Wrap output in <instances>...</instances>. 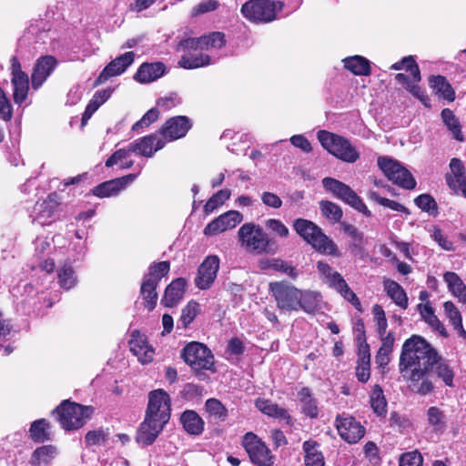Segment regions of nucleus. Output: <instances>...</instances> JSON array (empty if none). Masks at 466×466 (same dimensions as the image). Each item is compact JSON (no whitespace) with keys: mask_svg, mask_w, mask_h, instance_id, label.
<instances>
[{"mask_svg":"<svg viewBox=\"0 0 466 466\" xmlns=\"http://www.w3.org/2000/svg\"><path fill=\"white\" fill-rule=\"evenodd\" d=\"M372 313L374 315V319L376 321L378 333L380 336H382L386 333V329L388 327L384 309H382L381 306L376 304L372 308Z\"/></svg>","mask_w":466,"mask_h":466,"instance_id":"58","label":"nucleus"},{"mask_svg":"<svg viewBox=\"0 0 466 466\" xmlns=\"http://www.w3.org/2000/svg\"><path fill=\"white\" fill-rule=\"evenodd\" d=\"M219 268V258L218 256H208L200 264L198 269V275L195 279V284L199 289H208L210 288Z\"/></svg>","mask_w":466,"mask_h":466,"instance_id":"18","label":"nucleus"},{"mask_svg":"<svg viewBox=\"0 0 466 466\" xmlns=\"http://www.w3.org/2000/svg\"><path fill=\"white\" fill-rule=\"evenodd\" d=\"M57 448L54 445H43L36 448L30 458L29 463L33 466H46L57 456Z\"/></svg>","mask_w":466,"mask_h":466,"instance_id":"34","label":"nucleus"},{"mask_svg":"<svg viewBox=\"0 0 466 466\" xmlns=\"http://www.w3.org/2000/svg\"><path fill=\"white\" fill-rule=\"evenodd\" d=\"M133 154H135V152L134 149L131 148V144L129 143L126 147L116 150L107 158L105 165L106 167L118 166L121 169H128L134 165V160L132 158Z\"/></svg>","mask_w":466,"mask_h":466,"instance_id":"29","label":"nucleus"},{"mask_svg":"<svg viewBox=\"0 0 466 466\" xmlns=\"http://www.w3.org/2000/svg\"><path fill=\"white\" fill-rule=\"evenodd\" d=\"M322 296L319 292L312 290H301L299 309L306 313L314 314L321 309Z\"/></svg>","mask_w":466,"mask_h":466,"instance_id":"39","label":"nucleus"},{"mask_svg":"<svg viewBox=\"0 0 466 466\" xmlns=\"http://www.w3.org/2000/svg\"><path fill=\"white\" fill-rule=\"evenodd\" d=\"M166 422L158 421V420L146 415L145 420L141 423L137 431V441L144 446L152 444L161 432Z\"/></svg>","mask_w":466,"mask_h":466,"instance_id":"26","label":"nucleus"},{"mask_svg":"<svg viewBox=\"0 0 466 466\" xmlns=\"http://www.w3.org/2000/svg\"><path fill=\"white\" fill-rule=\"evenodd\" d=\"M322 185L326 190L331 192L335 197L353 208L363 214H370L367 206L348 185L332 177L323 178Z\"/></svg>","mask_w":466,"mask_h":466,"instance_id":"11","label":"nucleus"},{"mask_svg":"<svg viewBox=\"0 0 466 466\" xmlns=\"http://www.w3.org/2000/svg\"><path fill=\"white\" fill-rule=\"evenodd\" d=\"M111 96L109 89L98 90L95 93L92 99L88 103L82 117V121H86L92 115L102 106Z\"/></svg>","mask_w":466,"mask_h":466,"instance_id":"45","label":"nucleus"},{"mask_svg":"<svg viewBox=\"0 0 466 466\" xmlns=\"http://www.w3.org/2000/svg\"><path fill=\"white\" fill-rule=\"evenodd\" d=\"M199 304L194 300L189 301L185 308H183L179 322L183 328L187 326L195 319L199 313Z\"/></svg>","mask_w":466,"mask_h":466,"instance_id":"53","label":"nucleus"},{"mask_svg":"<svg viewBox=\"0 0 466 466\" xmlns=\"http://www.w3.org/2000/svg\"><path fill=\"white\" fill-rule=\"evenodd\" d=\"M219 2L218 0H202L192 8V15L198 16L199 15L215 11L218 8Z\"/></svg>","mask_w":466,"mask_h":466,"instance_id":"61","label":"nucleus"},{"mask_svg":"<svg viewBox=\"0 0 466 466\" xmlns=\"http://www.w3.org/2000/svg\"><path fill=\"white\" fill-rule=\"evenodd\" d=\"M443 279L450 292L457 298L461 303L466 305V285L458 274L448 271L443 275Z\"/></svg>","mask_w":466,"mask_h":466,"instance_id":"35","label":"nucleus"},{"mask_svg":"<svg viewBox=\"0 0 466 466\" xmlns=\"http://www.w3.org/2000/svg\"><path fill=\"white\" fill-rule=\"evenodd\" d=\"M93 410L91 406H84L66 400L56 408L53 414L64 430L75 431L87 422Z\"/></svg>","mask_w":466,"mask_h":466,"instance_id":"4","label":"nucleus"},{"mask_svg":"<svg viewBox=\"0 0 466 466\" xmlns=\"http://www.w3.org/2000/svg\"><path fill=\"white\" fill-rule=\"evenodd\" d=\"M345 69L355 76H368L371 74L370 62L362 56H351L342 59Z\"/></svg>","mask_w":466,"mask_h":466,"instance_id":"32","label":"nucleus"},{"mask_svg":"<svg viewBox=\"0 0 466 466\" xmlns=\"http://www.w3.org/2000/svg\"><path fill=\"white\" fill-rule=\"evenodd\" d=\"M242 445L251 462L256 466H273L274 456L266 443L255 433L247 432L242 439Z\"/></svg>","mask_w":466,"mask_h":466,"instance_id":"9","label":"nucleus"},{"mask_svg":"<svg viewBox=\"0 0 466 466\" xmlns=\"http://www.w3.org/2000/svg\"><path fill=\"white\" fill-rule=\"evenodd\" d=\"M378 166L385 177L395 185L404 189H413L416 180L412 174L398 160L382 156L378 157Z\"/></svg>","mask_w":466,"mask_h":466,"instance_id":"7","label":"nucleus"},{"mask_svg":"<svg viewBox=\"0 0 466 466\" xmlns=\"http://www.w3.org/2000/svg\"><path fill=\"white\" fill-rule=\"evenodd\" d=\"M321 213L328 219L338 222L342 217L341 208L335 203L323 200L319 203Z\"/></svg>","mask_w":466,"mask_h":466,"instance_id":"55","label":"nucleus"},{"mask_svg":"<svg viewBox=\"0 0 466 466\" xmlns=\"http://www.w3.org/2000/svg\"><path fill=\"white\" fill-rule=\"evenodd\" d=\"M186 280L177 279L173 280L166 289L161 303L165 307L172 308L176 306L183 298L185 293Z\"/></svg>","mask_w":466,"mask_h":466,"instance_id":"30","label":"nucleus"},{"mask_svg":"<svg viewBox=\"0 0 466 466\" xmlns=\"http://www.w3.org/2000/svg\"><path fill=\"white\" fill-rule=\"evenodd\" d=\"M299 399L301 402L302 411L310 418L318 416V407L316 401L312 399L308 388H303L299 391Z\"/></svg>","mask_w":466,"mask_h":466,"instance_id":"48","label":"nucleus"},{"mask_svg":"<svg viewBox=\"0 0 466 466\" xmlns=\"http://www.w3.org/2000/svg\"><path fill=\"white\" fill-rule=\"evenodd\" d=\"M429 85L433 92L439 96L451 102L455 99V92L448 82V80L442 76H432L429 79Z\"/></svg>","mask_w":466,"mask_h":466,"instance_id":"37","label":"nucleus"},{"mask_svg":"<svg viewBox=\"0 0 466 466\" xmlns=\"http://www.w3.org/2000/svg\"><path fill=\"white\" fill-rule=\"evenodd\" d=\"M435 367L436 373L447 386H452L454 373L447 360L439 357L435 350L421 337L412 336L402 347L400 358V370L403 377L410 381L413 391L426 395L433 389L429 379L431 370Z\"/></svg>","mask_w":466,"mask_h":466,"instance_id":"1","label":"nucleus"},{"mask_svg":"<svg viewBox=\"0 0 466 466\" xmlns=\"http://www.w3.org/2000/svg\"><path fill=\"white\" fill-rule=\"evenodd\" d=\"M164 73V64L160 62L150 64L145 63L139 66L134 78L139 83H150L161 77Z\"/></svg>","mask_w":466,"mask_h":466,"instance_id":"31","label":"nucleus"},{"mask_svg":"<svg viewBox=\"0 0 466 466\" xmlns=\"http://www.w3.org/2000/svg\"><path fill=\"white\" fill-rule=\"evenodd\" d=\"M231 192L229 189H221L215 193L205 204L204 212L206 214L212 213L218 207L222 206L226 200L230 198Z\"/></svg>","mask_w":466,"mask_h":466,"instance_id":"50","label":"nucleus"},{"mask_svg":"<svg viewBox=\"0 0 466 466\" xmlns=\"http://www.w3.org/2000/svg\"><path fill=\"white\" fill-rule=\"evenodd\" d=\"M243 220V216L237 210H229L220 215L204 228L206 236H214L228 229L234 228Z\"/></svg>","mask_w":466,"mask_h":466,"instance_id":"19","label":"nucleus"},{"mask_svg":"<svg viewBox=\"0 0 466 466\" xmlns=\"http://www.w3.org/2000/svg\"><path fill=\"white\" fill-rule=\"evenodd\" d=\"M431 232V237L438 243V245L444 250H454L453 243L442 233L441 229L434 227Z\"/></svg>","mask_w":466,"mask_h":466,"instance_id":"59","label":"nucleus"},{"mask_svg":"<svg viewBox=\"0 0 466 466\" xmlns=\"http://www.w3.org/2000/svg\"><path fill=\"white\" fill-rule=\"evenodd\" d=\"M169 268L170 265L167 261L153 263L150 265L148 274L145 276V279L158 284L159 280L168 273Z\"/></svg>","mask_w":466,"mask_h":466,"instance_id":"51","label":"nucleus"},{"mask_svg":"<svg viewBox=\"0 0 466 466\" xmlns=\"http://www.w3.org/2000/svg\"><path fill=\"white\" fill-rule=\"evenodd\" d=\"M12 63L13 98L15 104L21 105L25 101L29 91L28 76L21 70L20 64L15 58Z\"/></svg>","mask_w":466,"mask_h":466,"instance_id":"20","label":"nucleus"},{"mask_svg":"<svg viewBox=\"0 0 466 466\" xmlns=\"http://www.w3.org/2000/svg\"><path fill=\"white\" fill-rule=\"evenodd\" d=\"M256 407L264 414L279 419L288 424L291 423V417L289 412L282 407L272 402L269 400L258 399L256 400Z\"/></svg>","mask_w":466,"mask_h":466,"instance_id":"33","label":"nucleus"},{"mask_svg":"<svg viewBox=\"0 0 466 466\" xmlns=\"http://www.w3.org/2000/svg\"><path fill=\"white\" fill-rule=\"evenodd\" d=\"M50 423L46 419H39L32 422L29 428V437L35 442H45L50 440Z\"/></svg>","mask_w":466,"mask_h":466,"instance_id":"43","label":"nucleus"},{"mask_svg":"<svg viewBox=\"0 0 466 466\" xmlns=\"http://www.w3.org/2000/svg\"><path fill=\"white\" fill-rule=\"evenodd\" d=\"M441 118L445 126L452 133L453 137L459 141H462L463 135L461 133V125L454 113L449 108H444L441 111Z\"/></svg>","mask_w":466,"mask_h":466,"instance_id":"47","label":"nucleus"},{"mask_svg":"<svg viewBox=\"0 0 466 466\" xmlns=\"http://www.w3.org/2000/svg\"><path fill=\"white\" fill-rule=\"evenodd\" d=\"M57 280L60 288L65 290H69L77 284V276L71 262L66 261L63 265L59 266Z\"/></svg>","mask_w":466,"mask_h":466,"instance_id":"41","label":"nucleus"},{"mask_svg":"<svg viewBox=\"0 0 466 466\" xmlns=\"http://www.w3.org/2000/svg\"><path fill=\"white\" fill-rule=\"evenodd\" d=\"M269 290L274 297L279 309L286 311H298L301 290L283 281L271 282Z\"/></svg>","mask_w":466,"mask_h":466,"instance_id":"10","label":"nucleus"},{"mask_svg":"<svg viewBox=\"0 0 466 466\" xmlns=\"http://www.w3.org/2000/svg\"><path fill=\"white\" fill-rule=\"evenodd\" d=\"M293 228L316 251L324 255H339L337 245L314 222L305 218H297L293 221Z\"/></svg>","mask_w":466,"mask_h":466,"instance_id":"2","label":"nucleus"},{"mask_svg":"<svg viewBox=\"0 0 466 466\" xmlns=\"http://www.w3.org/2000/svg\"><path fill=\"white\" fill-rule=\"evenodd\" d=\"M130 144L136 155L149 158L165 147L166 140L160 134L156 133L136 139Z\"/></svg>","mask_w":466,"mask_h":466,"instance_id":"21","label":"nucleus"},{"mask_svg":"<svg viewBox=\"0 0 466 466\" xmlns=\"http://www.w3.org/2000/svg\"><path fill=\"white\" fill-rule=\"evenodd\" d=\"M422 456L417 451L407 452L401 455L400 466H422Z\"/></svg>","mask_w":466,"mask_h":466,"instance_id":"63","label":"nucleus"},{"mask_svg":"<svg viewBox=\"0 0 466 466\" xmlns=\"http://www.w3.org/2000/svg\"><path fill=\"white\" fill-rule=\"evenodd\" d=\"M317 137L325 150L344 162L355 163L360 157L357 147L342 136L327 130H319L317 133Z\"/></svg>","mask_w":466,"mask_h":466,"instance_id":"5","label":"nucleus"},{"mask_svg":"<svg viewBox=\"0 0 466 466\" xmlns=\"http://www.w3.org/2000/svg\"><path fill=\"white\" fill-rule=\"evenodd\" d=\"M427 418L435 431H442L446 426V418L443 412L437 407H431L427 410Z\"/></svg>","mask_w":466,"mask_h":466,"instance_id":"54","label":"nucleus"},{"mask_svg":"<svg viewBox=\"0 0 466 466\" xmlns=\"http://www.w3.org/2000/svg\"><path fill=\"white\" fill-rule=\"evenodd\" d=\"M265 227L276 237L287 238L289 236V229L279 219L268 218L265 221Z\"/></svg>","mask_w":466,"mask_h":466,"instance_id":"57","label":"nucleus"},{"mask_svg":"<svg viewBox=\"0 0 466 466\" xmlns=\"http://www.w3.org/2000/svg\"><path fill=\"white\" fill-rule=\"evenodd\" d=\"M369 197L370 199L385 208H390L394 211L410 214V211L406 207L394 200L380 197L377 192H370Z\"/></svg>","mask_w":466,"mask_h":466,"instance_id":"56","label":"nucleus"},{"mask_svg":"<svg viewBox=\"0 0 466 466\" xmlns=\"http://www.w3.org/2000/svg\"><path fill=\"white\" fill-rule=\"evenodd\" d=\"M226 45L225 35L221 32H212L199 38L186 41L187 47L199 49L206 54L218 56V51Z\"/></svg>","mask_w":466,"mask_h":466,"instance_id":"17","label":"nucleus"},{"mask_svg":"<svg viewBox=\"0 0 466 466\" xmlns=\"http://www.w3.org/2000/svg\"><path fill=\"white\" fill-rule=\"evenodd\" d=\"M59 205L58 196L56 193H52L43 201L35 203L30 216L34 222L43 226L48 225L55 219Z\"/></svg>","mask_w":466,"mask_h":466,"instance_id":"15","label":"nucleus"},{"mask_svg":"<svg viewBox=\"0 0 466 466\" xmlns=\"http://www.w3.org/2000/svg\"><path fill=\"white\" fill-rule=\"evenodd\" d=\"M184 430L191 435H199L204 430V420L194 410H185L180 417Z\"/></svg>","mask_w":466,"mask_h":466,"instance_id":"36","label":"nucleus"},{"mask_svg":"<svg viewBox=\"0 0 466 466\" xmlns=\"http://www.w3.org/2000/svg\"><path fill=\"white\" fill-rule=\"evenodd\" d=\"M56 66V60L52 56H45L37 59L31 76L32 86L38 89L51 75Z\"/></svg>","mask_w":466,"mask_h":466,"instance_id":"27","label":"nucleus"},{"mask_svg":"<svg viewBox=\"0 0 466 466\" xmlns=\"http://www.w3.org/2000/svg\"><path fill=\"white\" fill-rule=\"evenodd\" d=\"M370 405L373 411L379 415H385L387 411V401L382 389L380 385H374L370 392Z\"/></svg>","mask_w":466,"mask_h":466,"instance_id":"46","label":"nucleus"},{"mask_svg":"<svg viewBox=\"0 0 466 466\" xmlns=\"http://www.w3.org/2000/svg\"><path fill=\"white\" fill-rule=\"evenodd\" d=\"M191 127L187 116H175L168 119L162 127L160 135L166 140L173 141L186 136Z\"/></svg>","mask_w":466,"mask_h":466,"instance_id":"25","label":"nucleus"},{"mask_svg":"<svg viewBox=\"0 0 466 466\" xmlns=\"http://www.w3.org/2000/svg\"><path fill=\"white\" fill-rule=\"evenodd\" d=\"M157 285L158 284L157 282L146 279L145 278L141 285L140 292L144 300V305L149 311L153 310L157 305V293L156 289Z\"/></svg>","mask_w":466,"mask_h":466,"instance_id":"44","label":"nucleus"},{"mask_svg":"<svg viewBox=\"0 0 466 466\" xmlns=\"http://www.w3.org/2000/svg\"><path fill=\"white\" fill-rule=\"evenodd\" d=\"M450 171L445 175V180L456 195H461L466 198V168L463 162L456 157L451 159Z\"/></svg>","mask_w":466,"mask_h":466,"instance_id":"16","label":"nucleus"},{"mask_svg":"<svg viewBox=\"0 0 466 466\" xmlns=\"http://www.w3.org/2000/svg\"><path fill=\"white\" fill-rule=\"evenodd\" d=\"M414 202L422 211L432 216H437L438 206L435 199L431 195L421 194L414 199Z\"/></svg>","mask_w":466,"mask_h":466,"instance_id":"52","label":"nucleus"},{"mask_svg":"<svg viewBox=\"0 0 466 466\" xmlns=\"http://www.w3.org/2000/svg\"><path fill=\"white\" fill-rule=\"evenodd\" d=\"M238 238L246 251L257 255L266 253L270 242L262 228L253 222L243 224L238 231Z\"/></svg>","mask_w":466,"mask_h":466,"instance_id":"6","label":"nucleus"},{"mask_svg":"<svg viewBox=\"0 0 466 466\" xmlns=\"http://www.w3.org/2000/svg\"><path fill=\"white\" fill-rule=\"evenodd\" d=\"M135 54L131 51L117 56L103 69L96 81V84H102L110 77L123 74L133 64Z\"/></svg>","mask_w":466,"mask_h":466,"instance_id":"24","label":"nucleus"},{"mask_svg":"<svg viewBox=\"0 0 466 466\" xmlns=\"http://www.w3.org/2000/svg\"><path fill=\"white\" fill-rule=\"evenodd\" d=\"M137 177V174H128L121 177L103 182L95 187L92 192L98 198L115 197L131 184Z\"/></svg>","mask_w":466,"mask_h":466,"instance_id":"22","label":"nucleus"},{"mask_svg":"<svg viewBox=\"0 0 466 466\" xmlns=\"http://www.w3.org/2000/svg\"><path fill=\"white\" fill-rule=\"evenodd\" d=\"M443 308L446 317L453 327L462 322L461 314L453 302L446 301Z\"/></svg>","mask_w":466,"mask_h":466,"instance_id":"60","label":"nucleus"},{"mask_svg":"<svg viewBox=\"0 0 466 466\" xmlns=\"http://www.w3.org/2000/svg\"><path fill=\"white\" fill-rule=\"evenodd\" d=\"M50 249V242L46 238H37L35 241V256L38 258V267L50 273L55 268V262L51 258L43 259V256Z\"/></svg>","mask_w":466,"mask_h":466,"instance_id":"40","label":"nucleus"},{"mask_svg":"<svg viewBox=\"0 0 466 466\" xmlns=\"http://www.w3.org/2000/svg\"><path fill=\"white\" fill-rule=\"evenodd\" d=\"M356 376L360 382H367L370 376V355L368 350L360 353L356 367Z\"/></svg>","mask_w":466,"mask_h":466,"instance_id":"49","label":"nucleus"},{"mask_svg":"<svg viewBox=\"0 0 466 466\" xmlns=\"http://www.w3.org/2000/svg\"><path fill=\"white\" fill-rule=\"evenodd\" d=\"M206 409L210 415L216 418H222L226 416L227 413L225 407L216 399L208 400L206 401Z\"/></svg>","mask_w":466,"mask_h":466,"instance_id":"64","label":"nucleus"},{"mask_svg":"<svg viewBox=\"0 0 466 466\" xmlns=\"http://www.w3.org/2000/svg\"><path fill=\"white\" fill-rule=\"evenodd\" d=\"M128 344L131 352L142 364H147L153 360L155 350L148 344L146 335L138 330H133Z\"/></svg>","mask_w":466,"mask_h":466,"instance_id":"23","label":"nucleus"},{"mask_svg":"<svg viewBox=\"0 0 466 466\" xmlns=\"http://www.w3.org/2000/svg\"><path fill=\"white\" fill-rule=\"evenodd\" d=\"M193 52L185 54L179 60V66L186 69H194L201 66H206L215 64L219 56H214L200 51L199 49L192 48Z\"/></svg>","mask_w":466,"mask_h":466,"instance_id":"28","label":"nucleus"},{"mask_svg":"<svg viewBox=\"0 0 466 466\" xmlns=\"http://www.w3.org/2000/svg\"><path fill=\"white\" fill-rule=\"evenodd\" d=\"M158 110L157 108H151L142 116L139 121L133 125L132 129L134 131H138L140 128L147 127L150 124L154 123L158 118Z\"/></svg>","mask_w":466,"mask_h":466,"instance_id":"62","label":"nucleus"},{"mask_svg":"<svg viewBox=\"0 0 466 466\" xmlns=\"http://www.w3.org/2000/svg\"><path fill=\"white\" fill-rule=\"evenodd\" d=\"M317 268L321 279L326 284L335 289L345 299L354 306L360 305L356 294L350 289L347 282L339 272L334 271L329 264L323 261L318 262Z\"/></svg>","mask_w":466,"mask_h":466,"instance_id":"12","label":"nucleus"},{"mask_svg":"<svg viewBox=\"0 0 466 466\" xmlns=\"http://www.w3.org/2000/svg\"><path fill=\"white\" fill-rule=\"evenodd\" d=\"M284 3L279 0H248L245 2L240 13L252 24H268L278 19L283 10Z\"/></svg>","mask_w":466,"mask_h":466,"instance_id":"3","label":"nucleus"},{"mask_svg":"<svg viewBox=\"0 0 466 466\" xmlns=\"http://www.w3.org/2000/svg\"><path fill=\"white\" fill-rule=\"evenodd\" d=\"M147 416L167 422L170 417V398L163 390H156L149 393Z\"/></svg>","mask_w":466,"mask_h":466,"instance_id":"14","label":"nucleus"},{"mask_svg":"<svg viewBox=\"0 0 466 466\" xmlns=\"http://www.w3.org/2000/svg\"><path fill=\"white\" fill-rule=\"evenodd\" d=\"M383 287L387 295L400 308L405 309L408 308V297L403 288L394 280L385 279Z\"/></svg>","mask_w":466,"mask_h":466,"instance_id":"38","label":"nucleus"},{"mask_svg":"<svg viewBox=\"0 0 466 466\" xmlns=\"http://www.w3.org/2000/svg\"><path fill=\"white\" fill-rule=\"evenodd\" d=\"M335 427L340 438L350 444L359 442L365 435V428L350 415H338L335 420Z\"/></svg>","mask_w":466,"mask_h":466,"instance_id":"13","label":"nucleus"},{"mask_svg":"<svg viewBox=\"0 0 466 466\" xmlns=\"http://www.w3.org/2000/svg\"><path fill=\"white\" fill-rule=\"evenodd\" d=\"M304 461L306 466H324V456L319 449V444L314 441H307L303 443Z\"/></svg>","mask_w":466,"mask_h":466,"instance_id":"42","label":"nucleus"},{"mask_svg":"<svg viewBox=\"0 0 466 466\" xmlns=\"http://www.w3.org/2000/svg\"><path fill=\"white\" fill-rule=\"evenodd\" d=\"M184 361L195 370H212L214 355L204 344L192 341L186 345L181 352Z\"/></svg>","mask_w":466,"mask_h":466,"instance_id":"8","label":"nucleus"}]
</instances>
